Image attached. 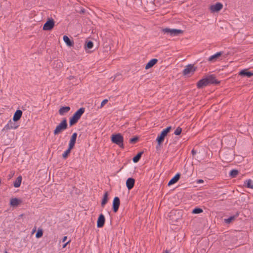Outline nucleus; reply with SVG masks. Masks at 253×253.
Wrapping results in <instances>:
<instances>
[{
    "mask_svg": "<svg viewBox=\"0 0 253 253\" xmlns=\"http://www.w3.org/2000/svg\"><path fill=\"white\" fill-rule=\"evenodd\" d=\"M105 217L103 214H100L98 218L97 221V227L98 228L102 227L105 223Z\"/></svg>",
    "mask_w": 253,
    "mask_h": 253,
    "instance_id": "13",
    "label": "nucleus"
},
{
    "mask_svg": "<svg viewBox=\"0 0 253 253\" xmlns=\"http://www.w3.org/2000/svg\"><path fill=\"white\" fill-rule=\"evenodd\" d=\"M203 211V210L201 208H195V209H194L193 210L192 212V213H194V214H199V213H202Z\"/></svg>",
    "mask_w": 253,
    "mask_h": 253,
    "instance_id": "31",
    "label": "nucleus"
},
{
    "mask_svg": "<svg viewBox=\"0 0 253 253\" xmlns=\"http://www.w3.org/2000/svg\"><path fill=\"white\" fill-rule=\"evenodd\" d=\"M238 215L239 213H237L235 215L231 216L227 219H225V221L226 223L229 224L230 222H231L233 220H234L236 217H238Z\"/></svg>",
    "mask_w": 253,
    "mask_h": 253,
    "instance_id": "28",
    "label": "nucleus"
},
{
    "mask_svg": "<svg viewBox=\"0 0 253 253\" xmlns=\"http://www.w3.org/2000/svg\"><path fill=\"white\" fill-rule=\"evenodd\" d=\"M77 137V133L76 132L74 133L70 139L69 146H70L71 147H74L76 143V139Z\"/></svg>",
    "mask_w": 253,
    "mask_h": 253,
    "instance_id": "20",
    "label": "nucleus"
},
{
    "mask_svg": "<svg viewBox=\"0 0 253 253\" xmlns=\"http://www.w3.org/2000/svg\"><path fill=\"white\" fill-rule=\"evenodd\" d=\"M169 253V251H168V250H166V251H165V253Z\"/></svg>",
    "mask_w": 253,
    "mask_h": 253,
    "instance_id": "44",
    "label": "nucleus"
},
{
    "mask_svg": "<svg viewBox=\"0 0 253 253\" xmlns=\"http://www.w3.org/2000/svg\"><path fill=\"white\" fill-rule=\"evenodd\" d=\"M22 181V176H19L18 177H17L16 179L13 183V185L15 188L19 187Z\"/></svg>",
    "mask_w": 253,
    "mask_h": 253,
    "instance_id": "26",
    "label": "nucleus"
},
{
    "mask_svg": "<svg viewBox=\"0 0 253 253\" xmlns=\"http://www.w3.org/2000/svg\"><path fill=\"white\" fill-rule=\"evenodd\" d=\"M204 182L203 180L202 179H199L198 180V183H203Z\"/></svg>",
    "mask_w": 253,
    "mask_h": 253,
    "instance_id": "41",
    "label": "nucleus"
},
{
    "mask_svg": "<svg viewBox=\"0 0 253 253\" xmlns=\"http://www.w3.org/2000/svg\"><path fill=\"white\" fill-rule=\"evenodd\" d=\"M57 64L59 66V67H61L62 65V63L61 62L57 61Z\"/></svg>",
    "mask_w": 253,
    "mask_h": 253,
    "instance_id": "38",
    "label": "nucleus"
},
{
    "mask_svg": "<svg viewBox=\"0 0 253 253\" xmlns=\"http://www.w3.org/2000/svg\"><path fill=\"white\" fill-rule=\"evenodd\" d=\"M22 115V111L20 110H17L14 114L12 120L15 122L19 121L21 118Z\"/></svg>",
    "mask_w": 253,
    "mask_h": 253,
    "instance_id": "16",
    "label": "nucleus"
},
{
    "mask_svg": "<svg viewBox=\"0 0 253 253\" xmlns=\"http://www.w3.org/2000/svg\"><path fill=\"white\" fill-rule=\"evenodd\" d=\"M223 51L218 52L215 54L211 56L208 58V61L211 62H215L218 59V58L223 54Z\"/></svg>",
    "mask_w": 253,
    "mask_h": 253,
    "instance_id": "11",
    "label": "nucleus"
},
{
    "mask_svg": "<svg viewBox=\"0 0 253 253\" xmlns=\"http://www.w3.org/2000/svg\"><path fill=\"white\" fill-rule=\"evenodd\" d=\"M21 203V201L17 198H12L10 204L12 207H16Z\"/></svg>",
    "mask_w": 253,
    "mask_h": 253,
    "instance_id": "24",
    "label": "nucleus"
},
{
    "mask_svg": "<svg viewBox=\"0 0 253 253\" xmlns=\"http://www.w3.org/2000/svg\"><path fill=\"white\" fill-rule=\"evenodd\" d=\"M4 253H8L6 251H5Z\"/></svg>",
    "mask_w": 253,
    "mask_h": 253,
    "instance_id": "46",
    "label": "nucleus"
},
{
    "mask_svg": "<svg viewBox=\"0 0 253 253\" xmlns=\"http://www.w3.org/2000/svg\"><path fill=\"white\" fill-rule=\"evenodd\" d=\"M158 62L157 59H152L150 60L145 66V69H148L154 66Z\"/></svg>",
    "mask_w": 253,
    "mask_h": 253,
    "instance_id": "21",
    "label": "nucleus"
},
{
    "mask_svg": "<svg viewBox=\"0 0 253 253\" xmlns=\"http://www.w3.org/2000/svg\"><path fill=\"white\" fill-rule=\"evenodd\" d=\"M54 25L55 22L53 19H48L47 21L43 25L42 29L45 31H50L53 29Z\"/></svg>",
    "mask_w": 253,
    "mask_h": 253,
    "instance_id": "7",
    "label": "nucleus"
},
{
    "mask_svg": "<svg viewBox=\"0 0 253 253\" xmlns=\"http://www.w3.org/2000/svg\"><path fill=\"white\" fill-rule=\"evenodd\" d=\"M81 12H82V13H84V9L82 10H81Z\"/></svg>",
    "mask_w": 253,
    "mask_h": 253,
    "instance_id": "45",
    "label": "nucleus"
},
{
    "mask_svg": "<svg viewBox=\"0 0 253 253\" xmlns=\"http://www.w3.org/2000/svg\"><path fill=\"white\" fill-rule=\"evenodd\" d=\"M163 32L164 33H167L168 34H169L171 36H178L180 34H181L183 33V31L180 29H169L168 28H166L162 29Z\"/></svg>",
    "mask_w": 253,
    "mask_h": 253,
    "instance_id": "5",
    "label": "nucleus"
},
{
    "mask_svg": "<svg viewBox=\"0 0 253 253\" xmlns=\"http://www.w3.org/2000/svg\"><path fill=\"white\" fill-rule=\"evenodd\" d=\"M191 153H192V154L193 156H194V155H195L196 154L197 152H196V150H195L194 149H193V150H192V151H191Z\"/></svg>",
    "mask_w": 253,
    "mask_h": 253,
    "instance_id": "37",
    "label": "nucleus"
},
{
    "mask_svg": "<svg viewBox=\"0 0 253 253\" xmlns=\"http://www.w3.org/2000/svg\"><path fill=\"white\" fill-rule=\"evenodd\" d=\"M182 131V128L178 126L176 128L175 130L174 131V134L176 135H179L181 134Z\"/></svg>",
    "mask_w": 253,
    "mask_h": 253,
    "instance_id": "33",
    "label": "nucleus"
},
{
    "mask_svg": "<svg viewBox=\"0 0 253 253\" xmlns=\"http://www.w3.org/2000/svg\"><path fill=\"white\" fill-rule=\"evenodd\" d=\"M85 109L83 107L80 108L78 109L72 116V117L70 118L69 121V124L70 126H72L76 124L78 120L80 119L82 115L84 112Z\"/></svg>",
    "mask_w": 253,
    "mask_h": 253,
    "instance_id": "1",
    "label": "nucleus"
},
{
    "mask_svg": "<svg viewBox=\"0 0 253 253\" xmlns=\"http://www.w3.org/2000/svg\"><path fill=\"white\" fill-rule=\"evenodd\" d=\"M69 243V242H67V243H66L63 246V248H65L67 245Z\"/></svg>",
    "mask_w": 253,
    "mask_h": 253,
    "instance_id": "42",
    "label": "nucleus"
},
{
    "mask_svg": "<svg viewBox=\"0 0 253 253\" xmlns=\"http://www.w3.org/2000/svg\"><path fill=\"white\" fill-rule=\"evenodd\" d=\"M109 193L108 191H106L103 195V198L101 201V206L104 208L105 205L108 202L109 200Z\"/></svg>",
    "mask_w": 253,
    "mask_h": 253,
    "instance_id": "18",
    "label": "nucleus"
},
{
    "mask_svg": "<svg viewBox=\"0 0 253 253\" xmlns=\"http://www.w3.org/2000/svg\"><path fill=\"white\" fill-rule=\"evenodd\" d=\"M244 185L248 188L253 189V182L250 179L245 181Z\"/></svg>",
    "mask_w": 253,
    "mask_h": 253,
    "instance_id": "27",
    "label": "nucleus"
},
{
    "mask_svg": "<svg viewBox=\"0 0 253 253\" xmlns=\"http://www.w3.org/2000/svg\"><path fill=\"white\" fill-rule=\"evenodd\" d=\"M70 110V107L69 106L62 107L59 110V113L60 115L63 116L65 113H68Z\"/></svg>",
    "mask_w": 253,
    "mask_h": 253,
    "instance_id": "22",
    "label": "nucleus"
},
{
    "mask_svg": "<svg viewBox=\"0 0 253 253\" xmlns=\"http://www.w3.org/2000/svg\"><path fill=\"white\" fill-rule=\"evenodd\" d=\"M174 211H171V212H170V215H169V216H172V215L173 213H174V214H175V213H174Z\"/></svg>",
    "mask_w": 253,
    "mask_h": 253,
    "instance_id": "43",
    "label": "nucleus"
},
{
    "mask_svg": "<svg viewBox=\"0 0 253 253\" xmlns=\"http://www.w3.org/2000/svg\"><path fill=\"white\" fill-rule=\"evenodd\" d=\"M238 173H239L238 170L237 169H234L230 171V172L229 173V175L232 178H235L237 176V175L238 174Z\"/></svg>",
    "mask_w": 253,
    "mask_h": 253,
    "instance_id": "29",
    "label": "nucleus"
},
{
    "mask_svg": "<svg viewBox=\"0 0 253 253\" xmlns=\"http://www.w3.org/2000/svg\"><path fill=\"white\" fill-rule=\"evenodd\" d=\"M107 102H108L107 99L103 100L101 103L100 107H102L105 104H106L107 103Z\"/></svg>",
    "mask_w": 253,
    "mask_h": 253,
    "instance_id": "36",
    "label": "nucleus"
},
{
    "mask_svg": "<svg viewBox=\"0 0 253 253\" xmlns=\"http://www.w3.org/2000/svg\"><path fill=\"white\" fill-rule=\"evenodd\" d=\"M223 7V5L220 2H216L215 4L211 5L210 7L211 11L212 12H218Z\"/></svg>",
    "mask_w": 253,
    "mask_h": 253,
    "instance_id": "12",
    "label": "nucleus"
},
{
    "mask_svg": "<svg viewBox=\"0 0 253 253\" xmlns=\"http://www.w3.org/2000/svg\"><path fill=\"white\" fill-rule=\"evenodd\" d=\"M135 179L132 177H129L127 178V189L128 190H131L134 185Z\"/></svg>",
    "mask_w": 253,
    "mask_h": 253,
    "instance_id": "19",
    "label": "nucleus"
},
{
    "mask_svg": "<svg viewBox=\"0 0 253 253\" xmlns=\"http://www.w3.org/2000/svg\"><path fill=\"white\" fill-rule=\"evenodd\" d=\"M67 237L66 236H64L62 239V242H64L66 241Z\"/></svg>",
    "mask_w": 253,
    "mask_h": 253,
    "instance_id": "39",
    "label": "nucleus"
},
{
    "mask_svg": "<svg viewBox=\"0 0 253 253\" xmlns=\"http://www.w3.org/2000/svg\"><path fill=\"white\" fill-rule=\"evenodd\" d=\"M93 46V43L91 41H86L84 44V48L85 50L91 49Z\"/></svg>",
    "mask_w": 253,
    "mask_h": 253,
    "instance_id": "25",
    "label": "nucleus"
},
{
    "mask_svg": "<svg viewBox=\"0 0 253 253\" xmlns=\"http://www.w3.org/2000/svg\"><path fill=\"white\" fill-rule=\"evenodd\" d=\"M63 39L64 42L66 43V44L69 46H72L74 44L73 41H71L69 38L67 36H64L63 37Z\"/></svg>",
    "mask_w": 253,
    "mask_h": 253,
    "instance_id": "23",
    "label": "nucleus"
},
{
    "mask_svg": "<svg viewBox=\"0 0 253 253\" xmlns=\"http://www.w3.org/2000/svg\"><path fill=\"white\" fill-rule=\"evenodd\" d=\"M140 159H132L133 163H137Z\"/></svg>",
    "mask_w": 253,
    "mask_h": 253,
    "instance_id": "40",
    "label": "nucleus"
},
{
    "mask_svg": "<svg viewBox=\"0 0 253 253\" xmlns=\"http://www.w3.org/2000/svg\"><path fill=\"white\" fill-rule=\"evenodd\" d=\"M206 83V80L205 78L199 80L197 83V88L199 89H201L205 87V86H208Z\"/></svg>",
    "mask_w": 253,
    "mask_h": 253,
    "instance_id": "17",
    "label": "nucleus"
},
{
    "mask_svg": "<svg viewBox=\"0 0 253 253\" xmlns=\"http://www.w3.org/2000/svg\"><path fill=\"white\" fill-rule=\"evenodd\" d=\"M171 129V126H168L165 129H163L160 135L157 136L156 139V141L158 143V145L160 146V145L163 143L165 137L168 135V133H169Z\"/></svg>",
    "mask_w": 253,
    "mask_h": 253,
    "instance_id": "2",
    "label": "nucleus"
},
{
    "mask_svg": "<svg viewBox=\"0 0 253 253\" xmlns=\"http://www.w3.org/2000/svg\"><path fill=\"white\" fill-rule=\"evenodd\" d=\"M68 124L66 119H63L61 122L56 127L54 130L53 133L54 135H57L60 133L61 131L67 129Z\"/></svg>",
    "mask_w": 253,
    "mask_h": 253,
    "instance_id": "4",
    "label": "nucleus"
},
{
    "mask_svg": "<svg viewBox=\"0 0 253 253\" xmlns=\"http://www.w3.org/2000/svg\"><path fill=\"white\" fill-rule=\"evenodd\" d=\"M143 153L144 152L143 151H140L132 158H141Z\"/></svg>",
    "mask_w": 253,
    "mask_h": 253,
    "instance_id": "35",
    "label": "nucleus"
},
{
    "mask_svg": "<svg viewBox=\"0 0 253 253\" xmlns=\"http://www.w3.org/2000/svg\"><path fill=\"white\" fill-rule=\"evenodd\" d=\"M73 148V147H71L70 146H69V148H68V149L66 150L62 154V156L64 158H65L68 156V154L70 153L71 150Z\"/></svg>",
    "mask_w": 253,
    "mask_h": 253,
    "instance_id": "30",
    "label": "nucleus"
},
{
    "mask_svg": "<svg viewBox=\"0 0 253 253\" xmlns=\"http://www.w3.org/2000/svg\"><path fill=\"white\" fill-rule=\"evenodd\" d=\"M205 79L206 80V83L207 85H209L211 84H218L220 83V81L216 79L214 75L212 74L207 76Z\"/></svg>",
    "mask_w": 253,
    "mask_h": 253,
    "instance_id": "6",
    "label": "nucleus"
},
{
    "mask_svg": "<svg viewBox=\"0 0 253 253\" xmlns=\"http://www.w3.org/2000/svg\"><path fill=\"white\" fill-rule=\"evenodd\" d=\"M239 75L243 77H247L250 78L253 76V73L249 71L248 69H244L239 72Z\"/></svg>",
    "mask_w": 253,
    "mask_h": 253,
    "instance_id": "14",
    "label": "nucleus"
},
{
    "mask_svg": "<svg viewBox=\"0 0 253 253\" xmlns=\"http://www.w3.org/2000/svg\"><path fill=\"white\" fill-rule=\"evenodd\" d=\"M180 173H176L169 182L168 185H172L175 183H176L180 177Z\"/></svg>",
    "mask_w": 253,
    "mask_h": 253,
    "instance_id": "15",
    "label": "nucleus"
},
{
    "mask_svg": "<svg viewBox=\"0 0 253 253\" xmlns=\"http://www.w3.org/2000/svg\"><path fill=\"white\" fill-rule=\"evenodd\" d=\"M123 140V136L120 133L113 134L111 137L112 141L121 148H124Z\"/></svg>",
    "mask_w": 253,
    "mask_h": 253,
    "instance_id": "3",
    "label": "nucleus"
},
{
    "mask_svg": "<svg viewBox=\"0 0 253 253\" xmlns=\"http://www.w3.org/2000/svg\"><path fill=\"white\" fill-rule=\"evenodd\" d=\"M18 125L13 120H9L7 125H6L2 129V131H7L11 129H16Z\"/></svg>",
    "mask_w": 253,
    "mask_h": 253,
    "instance_id": "9",
    "label": "nucleus"
},
{
    "mask_svg": "<svg viewBox=\"0 0 253 253\" xmlns=\"http://www.w3.org/2000/svg\"><path fill=\"white\" fill-rule=\"evenodd\" d=\"M120 205V199L118 197H115L113 201V210L114 212H116L119 209Z\"/></svg>",
    "mask_w": 253,
    "mask_h": 253,
    "instance_id": "10",
    "label": "nucleus"
},
{
    "mask_svg": "<svg viewBox=\"0 0 253 253\" xmlns=\"http://www.w3.org/2000/svg\"><path fill=\"white\" fill-rule=\"evenodd\" d=\"M139 140V137L138 136H134L133 138H131L129 139V142L131 144H135Z\"/></svg>",
    "mask_w": 253,
    "mask_h": 253,
    "instance_id": "32",
    "label": "nucleus"
},
{
    "mask_svg": "<svg viewBox=\"0 0 253 253\" xmlns=\"http://www.w3.org/2000/svg\"><path fill=\"white\" fill-rule=\"evenodd\" d=\"M197 67L194 66L192 64H188L187 65L185 69L183 70L182 73L183 75H187L190 74H194L196 71Z\"/></svg>",
    "mask_w": 253,
    "mask_h": 253,
    "instance_id": "8",
    "label": "nucleus"
},
{
    "mask_svg": "<svg viewBox=\"0 0 253 253\" xmlns=\"http://www.w3.org/2000/svg\"><path fill=\"white\" fill-rule=\"evenodd\" d=\"M43 235V232L42 230H38L36 234V237L37 238H39L41 237Z\"/></svg>",
    "mask_w": 253,
    "mask_h": 253,
    "instance_id": "34",
    "label": "nucleus"
}]
</instances>
